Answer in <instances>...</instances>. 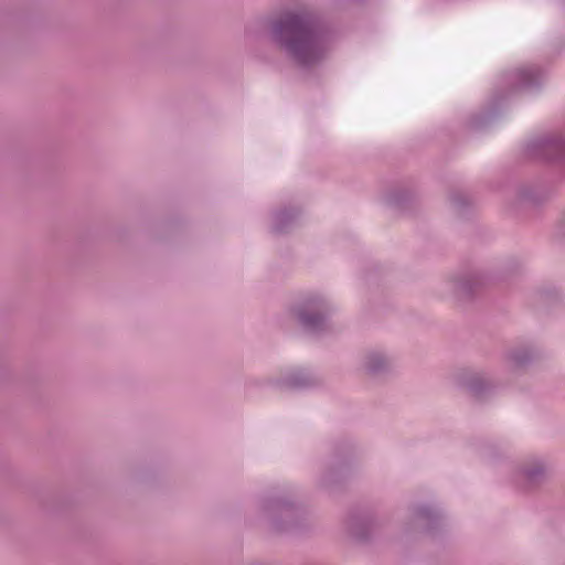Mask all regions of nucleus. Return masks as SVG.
<instances>
[{
  "instance_id": "8",
  "label": "nucleus",
  "mask_w": 565,
  "mask_h": 565,
  "mask_svg": "<svg viewBox=\"0 0 565 565\" xmlns=\"http://www.w3.org/2000/svg\"><path fill=\"white\" fill-rule=\"evenodd\" d=\"M540 71L535 67L522 68L519 71V77L524 86H529L539 78Z\"/></svg>"
},
{
  "instance_id": "11",
  "label": "nucleus",
  "mask_w": 565,
  "mask_h": 565,
  "mask_svg": "<svg viewBox=\"0 0 565 565\" xmlns=\"http://www.w3.org/2000/svg\"><path fill=\"white\" fill-rule=\"evenodd\" d=\"M418 513H419V515L427 516V518L430 515V511L428 509H420L418 511Z\"/></svg>"
},
{
  "instance_id": "9",
  "label": "nucleus",
  "mask_w": 565,
  "mask_h": 565,
  "mask_svg": "<svg viewBox=\"0 0 565 565\" xmlns=\"http://www.w3.org/2000/svg\"><path fill=\"white\" fill-rule=\"evenodd\" d=\"M512 361L518 366H522L531 360V355L526 351H516L511 354Z\"/></svg>"
},
{
  "instance_id": "6",
  "label": "nucleus",
  "mask_w": 565,
  "mask_h": 565,
  "mask_svg": "<svg viewBox=\"0 0 565 565\" xmlns=\"http://www.w3.org/2000/svg\"><path fill=\"white\" fill-rule=\"evenodd\" d=\"M296 217V212L291 210H281L275 215L274 230L277 233L284 232V230L292 223Z\"/></svg>"
},
{
  "instance_id": "3",
  "label": "nucleus",
  "mask_w": 565,
  "mask_h": 565,
  "mask_svg": "<svg viewBox=\"0 0 565 565\" xmlns=\"http://www.w3.org/2000/svg\"><path fill=\"white\" fill-rule=\"evenodd\" d=\"M535 147L540 149L547 159L565 158V140L559 137L542 139L536 142Z\"/></svg>"
},
{
  "instance_id": "7",
  "label": "nucleus",
  "mask_w": 565,
  "mask_h": 565,
  "mask_svg": "<svg viewBox=\"0 0 565 565\" xmlns=\"http://www.w3.org/2000/svg\"><path fill=\"white\" fill-rule=\"evenodd\" d=\"M365 367L369 373L377 374L385 370V359L379 353H371L366 358Z\"/></svg>"
},
{
  "instance_id": "10",
  "label": "nucleus",
  "mask_w": 565,
  "mask_h": 565,
  "mask_svg": "<svg viewBox=\"0 0 565 565\" xmlns=\"http://www.w3.org/2000/svg\"><path fill=\"white\" fill-rule=\"evenodd\" d=\"M461 290H462V292H463L465 295H467V296H468V295L470 294V285H469V282H463V284L461 285Z\"/></svg>"
},
{
  "instance_id": "4",
  "label": "nucleus",
  "mask_w": 565,
  "mask_h": 565,
  "mask_svg": "<svg viewBox=\"0 0 565 565\" xmlns=\"http://www.w3.org/2000/svg\"><path fill=\"white\" fill-rule=\"evenodd\" d=\"M522 475L530 487L537 486L546 478L545 465L541 461L529 463L522 468Z\"/></svg>"
},
{
  "instance_id": "1",
  "label": "nucleus",
  "mask_w": 565,
  "mask_h": 565,
  "mask_svg": "<svg viewBox=\"0 0 565 565\" xmlns=\"http://www.w3.org/2000/svg\"><path fill=\"white\" fill-rule=\"evenodd\" d=\"M271 40L301 65L318 62L326 51L324 34L308 12H286L270 26Z\"/></svg>"
},
{
  "instance_id": "2",
  "label": "nucleus",
  "mask_w": 565,
  "mask_h": 565,
  "mask_svg": "<svg viewBox=\"0 0 565 565\" xmlns=\"http://www.w3.org/2000/svg\"><path fill=\"white\" fill-rule=\"evenodd\" d=\"M296 315L302 327L309 330H321L327 319L323 301L319 298H308L296 309Z\"/></svg>"
},
{
  "instance_id": "5",
  "label": "nucleus",
  "mask_w": 565,
  "mask_h": 565,
  "mask_svg": "<svg viewBox=\"0 0 565 565\" xmlns=\"http://www.w3.org/2000/svg\"><path fill=\"white\" fill-rule=\"evenodd\" d=\"M462 381L467 388L476 396H480L491 386L490 382L477 373H466Z\"/></svg>"
}]
</instances>
